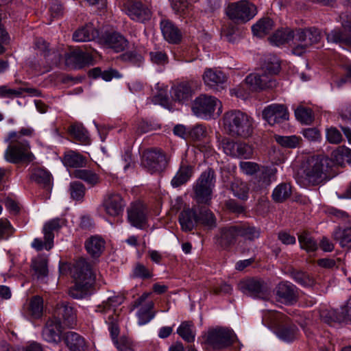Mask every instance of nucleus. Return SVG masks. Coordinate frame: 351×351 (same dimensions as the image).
<instances>
[{
    "mask_svg": "<svg viewBox=\"0 0 351 351\" xmlns=\"http://www.w3.org/2000/svg\"><path fill=\"white\" fill-rule=\"evenodd\" d=\"M330 163V159L324 155L308 157L301 165L300 178L304 184L317 185L326 179Z\"/></svg>",
    "mask_w": 351,
    "mask_h": 351,
    "instance_id": "nucleus-1",
    "label": "nucleus"
},
{
    "mask_svg": "<svg viewBox=\"0 0 351 351\" xmlns=\"http://www.w3.org/2000/svg\"><path fill=\"white\" fill-rule=\"evenodd\" d=\"M72 276L75 280V285L70 289L69 295L75 299L84 298L89 287L95 280V275L92 265L85 259L77 260L73 265Z\"/></svg>",
    "mask_w": 351,
    "mask_h": 351,
    "instance_id": "nucleus-2",
    "label": "nucleus"
},
{
    "mask_svg": "<svg viewBox=\"0 0 351 351\" xmlns=\"http://www.w3.org/2000/svg\"><path fill=\"white\" fill-rule=\"evenodd\" d=\"M280 67L278 58L276 56H270L265 61L262 73L248 75L245 80V84L251 90L273 88L276 86V82L273 80L272 75L278 73Z\"/></svg>",
    "mask_w": 351,
    "mask_h": 351,
    "instance_id": "nucleus-3",
    "label": "nucleus"
},
{
    "mask_svg": "<svg viewBox=\"0 0 351 351\" xmlns=\"http://www.w3.org/2000/svg\"><path fill=\"white\" fill-rule=\"evenodd\" d=\"M223 125L230 135L247 138L253 133L254 120L240 110H230L224 114Z\"/></svg>",
    "mask_w": 351,
    "mask_h": 351,
    "instance_id": "nucleus-4",
    "label": "nucleus"
},
{
    "mask_svg": "<svg viewBox=\"0 0 351 351\" xmlns=\"http://www.w3.org/2000/svg\"><path fill=\"white\" fill-rule=\"evenodd\" d=\"M10 144L4 153L6 161L16 164L21 161H32L34 155L30 152L29 143L25 139H20V135L16 132L8 134Z\"/></svg>",
    "mask_w": 351,
    "mask_h": 351,
    "instance_id": "nucleus-5",
    "label": "nucleus"
},
{
    "mask_svg": "<svg viewBox=\"0 0 351 351\" xmlns=\"http://www.w3.org/2000/svg\"><path fill=\"white\" fill-rule=\"evenodd\" d=\"M215 186V171L212 169H208L202 173L193 185L195 199L197 202L210 204Z\"/></svg>",
    "mask_w": 351,
    "mask_h": 351,
    "instance_id": "nucleus-6",
    "label": "nucleus"
},
{
    "mask_svg": "<svg viewBox=\"0 0 351 351\" xmlns=\"http://www.w3.org/2000/svg\"><path fill=\"white\" fill-rule=\"evenodd\" d=\"M218 109L217 116L222 112L221 101L215 97L201 95L196 97L192 105V110L195 115L203 119L214 117L215 111Z\"/></svg>",
    "mask_w": 351,
    "mask_h": 351,
    "instance_id": "nucleus-7",
    "label": "nucleus"
},
{
    "mask_svg": "<svg viewBox=\"0 0 351 351\" xmlns=\"http://www.w3.org/2000/svg\"><path fill=\"white\" fill-rule=\"evenodd\" d=\"M320 31L315 27L298 29L293 32L292 52L297 56L304 53L308 48L321 40Z\"/></svg>",
    "mask_w": 351,
    "mask_h": 351,
    "instance_id": "nucleus-8",
    "label": "nucleus"
},
{
    "mask_svg": "<svg viewBox=\"0 0 351 351\" xmlns=\"http://www.w3.org/2000/svg\"><path fill=\"white\" fill-rule=\"evenodd\" d=\"M227 16L232 21L247 23L257 14V7L247 0H239L230 3L226 10Z\"/></svg>",
    "mask_w": 351,
    "mask_h": 351,
    "instance_id": "nucleus-9",
    "label": "nucleus"
},
{
    "mask_svg": "<svg viewBox=\"0 0 351 351\" xmlns=\"http://www.w3.org/2000/svg\"><path fill=\"white\" fill-rule=\"evenodd\" d=\"M204 338L206 345L219 350L230 345L235 338V335L230 330L217 328L208 330Z\"/></svg>",
    "mask_w": 351,
    "mask_h": 351,
    "instance_id": "nucleus-10",
    "label": "nucleus"
},
{
    "mask_svg": "<svg viewBox=\"0 0 351 351\" xmlns=\"http://www.w3.org/2000/svg\"><path fill=\"white\" fill-rule=\"evenodd\" d=\"M141 163L150 173H156L165 169L167 161L161 152L147 150L143 153Z\"/></svg>",
    "mask_w": 351,
    "mask_h": 351,
    "instance_id": "nucleus-11",
    "label": "nucleus"
},
{
    "mask_svg": "<svg viewBox=\"0 0 351 351\" xmlns=\"http://www.w3.org/2000/svg\"><path fill=\"white\" fill-rule=\"evenodd\" d=\"M123 9L125 14L133 21L144 23L152 17L149 8L138 1H127L123 3Z\"/></svg>",
    "mask_w": 351,
    "mask_h": 351,
    "instance_id": "nucleus-12",
    "label": "nucleus"
},
{
    "mask_svg": "<svg viewBox=\"0 0 351 351\" xmlns=\"http://www.w3.org/2000/svg\"><path fill=\"white\" fill-rule=\"evenodd\" d=\"M152 293H143L138 299L134 301V306L140 307L138 313V324L140 326L145 325L149 322L155 316V313L152 311L154 306L153 301L149 300L145 302V300L151 295Z\"/></svg>",
    "mask_w": 351,
    "mask_h": 351,
    "instance_id": "nucleus-13",
    "label": "nucleus"
},
{
    "mask_svg": "<svg viewBox=\"0 0 351 351\" xmlns=\"http://www.w3.org/2000/svg\"><path fill=\"white\" fill-rule=\"evenodd\" d=\"M101 206L106 215L115 217L123 213L125 203L119 193L110 192L104 196Z\"/></svg>",
    "mask_w": 351,
    "mask_h": 351,
    "instance_id": "nucleus-14",
    "label": "nucleus"
},
{
    "mask_svg": "<svg viewBox=\"0 0 351 351\" xmlns=\"http://www.w3.org/2000/svg\"><path fill=\"white\" fill-rule=\"evenodd\" d=\"M263 118L271 125L289 119L287 107L283 104H272L266 106L262 112Z\"/></svg>",
    "mask_w": 351,
    "mask_h": 351,
    "instance_id": "nucleus-15",
    "label": "nucleus"
},
{
    "mask_svg": "<svg viewBox=\"0 0 351 351\" xmlns=\"http://www.w3.org/2000/svg\"><path fill=\"white\" fill-rule=\"evenodd\" d=\"M128 219L132 226L142 229L147 222V210L145 206L140 203L131 205L128 210Z\"/></svg>",
    "mask_w": 351,
    "mask_h": 351,
    "instance_id": "nucleus-16",
    "label": "nucleus"
},
{
    "mask_svg": "<svg viewBox=\"0 0 351 351\" xmlns=\"http://www.w3.org/2000/svg\"><path fill=\"white\" fill-rule=\"evenodd\" d=\"M54 319L63 322L65 326L73 327L75 324L76 314L73 308L65 302L57 305Z\"/></svg>",
    "mask_w": 351,
    "mask_h": 351,
    "instance_id": "nucleus-17",
    "label": "nucleus"
},
{
    "mask_svg": "<svg viewBox=\"0 0 351 351\" xmlns=\"http://www.w3.org/2000/svg\"><path fill=\"white\" fill-rule=\"evenodd\" d=\"M62 326L59 320H49L42 332L43 339L49 343H58L61 340Z\"/></svg>",
    "mask_w": 351,
    "mask_h": 351,
    "instance_id": "nucleus-18",
    "label": "nucleus"
},
{
    "mask_svg": "<svg viewBox=\"0 0 351 351\" xmlns=\"http://www.w3.org/2000/svg\"><path fill=\"white\" fill-rule=\"evenodd\" d=\"M178 221L184 232L191 231L198 223V215L193 208H186L179 214Z\"/></svg>",
    "mask_w": 351,
    "mask_h": 351,
    "instance_id": "nucleus-19",
    "label": "nucleus"
},
{
    "mask_svg": "<svg viewBox=\"0 0 351 351\" xmlns=\"http://www.w3.org/2000/svg\"><path fill=\"white\" fill-rule=\"evenodd\" d=\"M106 242L99 235H93L88 238L84 243L88 254L93 258L99 257L105 249Z\"/></svg>",
    "mask_w": 351,
    "mask_h": 351,
    "instance_id": "nucleus-20",
    "label": "nucleus"
},
{
    "mask_svg": "<svg viewBox=\"0 0 351 351\" xmlns=\"http://www.w3.org/2000/svg\"><path fill=\"white\" fill-rule=\"evenodd\" d=\"M206 86L213 88L223 84L226 81L225 74L216 69L207 68L202 75Z\"/></svg>",
    "mask_w": 351,
    "mask_h": 351,
    "instance_id": "nucleus-21",
    "label": "nucleus"
},
{
    "mask_svg": "<svg viewBox=\"0 0 351 351\" xmlns=\"http://www.w3.org/2000/svg\"><path fill=\"white\" fill-rule=\"evenodd\" d=\"M172 98L178 102L188 101L193 95V90L189 82H181L171 87Z\"/></svg>",
    "mask_w": 351,
    "mask_h": 351,
    "instance_id": "nucleus-22",
    "label": "nucleus"
},
{
    "mask_svg": "<svg viewBox=\"0 0 351 351\" xmlns=\"http://www.w3.org/2000/svg\"><path fill=\"white\" fill-rule=\"evenodd\" d=\"M30 180L42 185L45 188L50 189L51 186V174L44 167H34L30 170Z\"/></svg>",
    "mask_w": 351,
    "mask_h": 351,
    "instance_id": "nucleus-23",
    "label": "nucleus"
},
{
    "mask_svg": "<svg viewBox=\"0 0 351 351\" xmlns=\"http://www.w3.org/2000/svg\"><path fill=\"white\" fill-rule=\"evenodd\" d=\"M124 298L121 295L109 297L106 301L102 302L97 307L96 311L107 316L109 315H117L116 308L123 302Z\"/></svg>",
    "mask_w": 351,
    "mask_h": 351,
    "instance_id": "nucleus-24",
    "label": "nucleus"
},
{
    "mask_svg": "<svg viewBox=\"0 0 351 351\" xmlns=\"http://www.w3.org/2000/svg\"><path fill=\"white\" fill-rule=\"evenodd\" d=\"M242 291L253 297H257L266 290L264 282L260 279H248L241 284Z\"/></svg>",
    "mask_w": 351,
    "mask_h": 351,
    "instance_id": "nucleus-25",
    "label": "nucleus"
},
{
    "mask_svg": "<svg viewBox=\"0 0 351 351\" xmlns=\"http://www.w3.org/2000/svg\"><path fill=\"white\" fill-rule=\"evenodd\" d=\"M162 34L166 40L171 43H177L181 39L180 30L169 20H162L160 22Z\"/></svg>",
    "mask_w": 351,
    "mask_h": 351,
    "instance_id": "nucleus-26",
    "label": "nucleus"
},
{
    "mask_svg": "<svg viewBox=\"0 0 351 351\" xmlns=\"http://www.w3.org/2000/svg\"><path fill=\"white\" fill-rule=\"evenodd\" d=\"M63 340L71 351H84L86 347L84 339L75 332L69 331L62 336Z\"/></svg>",
    "mask_w": 351,
    "mask_h": 351,
    "instance_id": "nucleus-27",
    "label": "nucleus"
},
{
    "mask_svg": "<svg viewBox=\"0 0 351 351\" xmlns=\"http://www.w3.org/2000/svg\"><path fill=\"white\" fill-rule=\"evenodd\" d=\"M276 294L287 303H292L296 301V287L290 282H284L280 283L277 287Z\"/></svg>",
    "mask_w": 351,
    "mask_h": 351,
    "instance_id": "nucleus-28",
    "label": "nucleus"
},
{
    "mask_svg": "<svg viewBox=\"0 0 351 351\" xmlns=\"http://www.w3.org/2000/svg\"><path fill=\"white\" fill-rule=\"evenodd\" d=\"M104 43L115 52L123 51L128 46V40L120 34L114 32L106 36Z\"/></svg>",
    "mask_w": 351,
    "mask_h": 351,
    "instance_id": "nucleus-29",
    "label": "nucleus"
},
{
    "mask_svg": "<svg viewBox=\"0 0 351 351\" xmlns=\"http://www.w3.org/2000/svg\"><path fill=\"white\" fill-rule=\"evenodd\" d=\"M238 230V225L221 228L217 239L219 243L221 246L226 247L234 243L236 239L239 237Z\"/></svg>",
    "mask_w": 351,
    "mask_h": 351,
    "instance_id": "nucleus-30",
    "label": "nucleus"
},
{
    "mask_svg": "<svg viewBox=\"0 0 351 351\" xmlns=\"http://www.w3.org/2000/svg\"><path fill=\"white\" fill-rule=\"evenodd\" d=\"M89 59L88 53L81 49H76L72 51L66 57V62L68 65L75 68L84 66Z\"/></svg>",
    "mask_w": 351,
    "mask_h": 351,
    "instance_id": "nucleus-31",
    "label": "nucleus"
},
{
    "mask_svg": "<svg viewBox=\"0 0 351 351\" xmlns=\"http://www.w3.org/2000/svg\"><path fill=\"white\" fill-rule=\"evenodd\" d=\"M97 36V30L92 25H86L73 33V39L76 42H88L93 40Z\"/></svg>",
    "mask_w": 351,
    "mask_h": 351,
    "instance_id": "nucleus-32",
    "label": "nucleus"
},
{
    "mask_svg": "<svg viewBox=\"0 0 351 351\" xmlns=\"http://www.w3.org/2000/svg\"><path fill=\"white\" fill-rule=\"evenodd\" d=\"M193 176V168L190 165H181L171 181L173 187H178L187 182Z\"/></svg>",
    "mask_w": 351,
    "mask_h": 351,
    "instance_id": "nucleus-33",
    "label": "nucleus"
},
{
    "mask_svg": "<svg viewBox=\"0 0 351 351\" xmlns=\"http://www.w3.org/2000/svg\"><path fill=\"white\" fill-rule=\"evenodd\" d=\"M293 32L289 28L277 30L270 38V43L277 47L293 41Z\"/></svg>",
    "mask_w": 351,
    "mask_h": 351,
    "instance_id": "nucleus-34",
    "label": "nucleus"
},
{
    "mask_svg": "<svg viewBox=\"0 0 351 351\" xmlns=\"http://www.w3.org/2000/svg\"><path fill=\"white\" fill-rule=\"evenodd\" d=\"M63 163L66 167L80 168L85 165L86 159L79 153L70 150L65 153Z\"/></svg>",
    "mask_w": 351,
    "mask_h": 351,
    "instance_id": "nucleus-35",
    "label": "nucleus"
},
{
    "mask_svg": "<svg viewBox=\"0 0 351 351\" xmlns=\"http://www.w3.org/2000/svg\"><path fill=\"white\" fill-rule=\"evenodd\" d=\"M65 225V221L61 218H55L47 222L43 229L45 237L49 241H53L54 232L58 231Z\"/></svg>",
    "mask_w": 351,
    "mask_h": 351,
    "instance_id": "nucleus-36",
    "label": "nucleus"
},
{
    "mask_svg": "<svg viewBox=\"0 0 351 351\" xmlns=\"http://www.w3.org/2000/svg\"><path fill=\"white\" fill-rule=\"evenodd\" d=\"M177 333L186 341L193 342L196 335L195 327L192 322L185 321L181 323L177 329Z\"/></svg>",
    "mask_w": 351,
    "mask_h": 351,
    "instance_id": "nucleus-37",
    "label": "nucleus"
},
{
    "mask_svg": "<svg viewBox=\"0 0 351 351\" xmlns=\"http://www.w3.org/2000/svg\"><path fill=\"white\" fill-rule=\"evenodd\" d=\"M48 259L44 256H38L32 260V268L37 278H43L48 274L47 268Z\"/></svg>",
    "mask_w": 351,
    "mask_h": 351,
    "instance_id": "nucleus-38",
    "label": "nucleus"
},
{
    "mask_svg": "<svg viewBox=\"0 0 351 351\" xmlns=\"http://www.w3.org/2000/svg\"><path fill=\"white\" fill-rule=\"evenodd\" d=\"M73 177L82 180L90 186H95L100 182L99 176L90 169H77L73 171Z\"/></svg>",
    "mask_w": 351,
    "mask_h": 351,
    "instance_id": "nucleus-39",
    "label": "nucleus"
},
{
    "mask_svg": "<svg viewBox=\"0 0 351 351\" xmlns=\"http://www.w3.org/2000/svg\"><path fill=\"white\" fill-rule=\"evenodd\" d=\"M274 25L273 21L269 18L260 19L252 25V30L254 35L258 37H263L269 33Z\"/></svg>",
    "mask_w": 351,
    "mask_h": 351,
    "instance_id": "nucleus-40",
    "label": "nucleus"
},
{
    "mask_svg": "<svg viewBox=\"0 0 351 351\" xmlns=\"http://www.w3.org/2000/svg\"><path fill=\"white\" fill-rule=\"evenodd\" d=\"M291 187L289 184H278L273 191L272 198L276 202H282L290 197Z\"/></svg>",
    "mask_w": 351,
    "mask_h": 351,
    "instance_id": "nucleus-41",
    "label": "nucleus"
},
{
    "mask_svg": "<svg viewBox=\"0 0 351 351\" xmlns=\"http://www.w3.org/2000/svg\"><path fill=\"white\" fill-rule=\"evenodd\" d=\"M300 247L306 252H314L318 249V244L309 234L304 232L298 236Z\"/></svg>",
    "mask_w": 351,
    "mask_h": 351,
    "instance_id": "nucleus-42",
    "label": "nucleus"
},
{
    "mask_svg": "<svg viewBox=\"0 0 351 351\" xmlns=\"http://www.w3.org/2000/svg\"><path fill=\"white\" fill-rule=\"evenodd\" d=\"M230 188L235 197L243 200L247 199L249 188L245 182L234 179L231 183Z\"/></svg>",
    "mask_w": 351,
    "mask_h": 351,
    "instance_id": "nucleus-43",
    "label": "nucleus"
},
{
    "mask_svg": "<svg viewBox=\"0 0 351 351\" xmlns=\"http://www.w3.org/2000/svg\"><path fill=\"white\" fill-rule=\"evenodd\" d=\"M70 134L71 136L82 144H88L90 143L88 131L82 125L74 124L70 127Z\"/></svg>",
    "mask_w": 351,
    "mask_h": 351,
    "instance_id": "nucleus-44",
    "label": "nucleus"
},
{
    "mask_svg": "<svg viewBox=\"0 0 351 351\" xmlns=\"http://www.w3.org/2000/svg\"><path fill=\"white\" fill-rule=\"evenodd\" d=\"M332 158L338 165H343L345 162L351 161V149L345 147L340 146L332 152Z\"/></svg>",
    "mask_w": 351,
    "mask_h": 351,
    "instance_id": "nucleus-45",
    "label": "nucleus"
},
{
    "mask_svg": "<svg viewBox=\"0 0 351 351\" xmlns=\"http://www.w3.org/2000/svg\"><path fill=\"white\" fill-rule=\"evenodd\" d=\"M298 328L295 326H284L277 331L278 337L285 342H291L298 337Z\"/></svg>",
    "mask_w": 351,
    "mask_h": 351,
    "instance_id": "nucleus-46",
    "label": "nucleus"
},
{
    "mask_svg": "<svg viewBox=\"0 0 351 351\" xmlns=\"http://www.w3.org/2000/svg\"><path fill=\"white\" fill-rule=\"evenodd\" d=\"M198 223L207 229H213L217 226V220L214 214L210 210H202L198 215Z\"/></svg>",
    "mask_w": 351,
    "mask_h": 351,
    "instance_id": "nucleus-47",
    "label": "nucleus"
},
{
    "mask_svg": "<svg viewBox=\"0 0 351 351\" xmlns=\"http://www.w3.org/2000/svg\"><path fill=\"white\" fill-rule=\"evenodd\" d=\"M238 228L239 237H243L245 239L252 241L260 236V230L254 226L248 224H239Z\"/></svg>",
    "mask_w": 351,
    "mask_h": 351,
    "instance_id": "nucleus-48",
    "label": "nucleus"
},
{
    "mask_svg": "<svg viewBox=\"0 0 351 351\" xmlns=\"http://www.w3.org/2000/svg\"><path fill=\"white\" fill-rule=\"evenodd\" d=\"M329 43H343L351 46V37L347 38L340 29H333L326 35Z\"/></svg>",
    "mask_w": 351,
    "mask_h": 351,
    "instance_id": "nucleus-49",
    "label": "nucleus"
},
{
    "mask_svg": "<svg viewBox=\"0 0 351 351\" xmlns=\"http://www.w3.org/2000/svg\"><path fill=\"white\" fill-rule=\"evenodd\" d=\"M43 300L39 296L33 297L29 303V311L34 318H39L43 315Z\"/></svg>",
    "mask_w": 351,
    "mask_h": 351,
    "instance_id": "nucleus-50",
    "label": "nucleus"
},
{
    "mask_svg": "<svg viewBox=\"0 0 351 351\" xmlns=\"http://www.w3.org/2000/svg\"><path fill=\"white\" fill-rule=\"evenodd\" d=\"M295 115L298 121L306 125L311 124L314 119L312 110L302 106L295 109Z\"/></svg>",
    "mask_w": 351,
    "mask_h": 351,
    "instance_id": "nucleus-51",
    "label": "nucleus"
},
{
    "mask_svg": "<svg viewBox=\"0 0 351 351\" xmlns=\"http://www.w3.org/2000/svg\"><path fill=\"white\" fill-rule=\"evenodd\" d=\"M276 142L285 147L295 148L300 144V138L296 136H274Z\"/></svg>",
    "mask_w": 351,
    "mask_h": 351,
    "instance_id": "nucleus-52",
    "label": "nucleus"
},
{
    "mask_svg": "<svg viewBox=\"0 0 351 351\" xmlns=\"http://www.w3.org/2000/svg\"><path fill=\"white\" fill-rule=\"evenodd\" d=\"M291 275L293 279L304 287H312L315 283L314 279L305 272L294 271Z\"/></svg>",
    "mask_w": 351,
    "mask_h": 351,
    "instance_id": "nucleus-53",
    "label": "nucleus"
},
{
    "mask_svg": "<svg viewBox=\"0 0 351 351\" xmlns=\"http://www.w3.org/2000/svg\"><path fill=\"white\" fill-rule=\"evenodd\" d=\"M234 158L249 159L253 156V147L247 143L238 141Z\"/></svg>",
    "mask_w": 351,
    "mask_h": 351,
    "instance_id": "nucleus-54",
    "label": "nucleus"
},
{
    "mask_svg": "<svg viewBox=\"0 0 351 351\" xmlns=\"http://www.w3.org/2000/svg\"><path fill=\"white\" fill-rule=\"evenodd\" d=\"M219 145L226 155L233 158L235 157L238 142L234 141L229 138L224 137L220 141Z\"/></svg>",
    "mask_w": 351,
    "mask_h": 351,
    "instance_id": "nucleus-55",
    "label": "nucleus"
},
{
    "mask_svg": "<svg viewBox=\"0 0 351 351\" xmlns=\"http://www.w3.org/2000/svg\"><path fill=\"white\" fill-rule=\"evenodd\" d=\"M258 182L261 186H267L271 182V177L274 175V171L268 167H261L258 170Z\"/></svg>",
    "mask_w": 351,
    "mask_h": 351,
    "instance_id": "nucleus-56",
    "label": "nucleus"
},
{
    "mask_svg": "<svg viewBox=\"0 0 351 351\" xmlns=\"http://www.w3.org/2000/svg\"><path fill=\"white\" fill-rule=\"evenodd\" d=\"M69 191L71 197L77 201L83 199L85 194V186L80 182H73L70 184Z\"/></svg>",
    "mask_w": 351,
    "mask_h": 351,
    "instance_id": "nucleus-57",
    "label": "nucleus"
},
{
    "mask_svg": "<svg viewBox=\"0 0 351 351\" xmlns=\"http://www.w3.org/2000/svg\"><path fill=\"white\" fill-rule=\"evenodd\" d=\"M335 239L339 241L342 247L351 248V232L339 230L335 233Z\"/></svg>",
    "mask_w": 351,
    "mask_h": 351,
    "instance_id": "nucleus-58",
    "label": "nucleus"
},
{
    "mask_svg": "<svg viewBox=\"0 0 351 351\" xmlns=\"http://www.w3.org/2000/svg\"><path fill=\"white\" fill-rule=\"evenodd\" d=\"M320 317L322 321L329 325H332L335 322H340L339 314L336 310H323L320 313Z\"/></svg>",
    "mask_w": 351,
    "mask_h": 351,
    "instance_id": "nucleus-59",
    "label": "nucleus"
},
{
    "mask_svg": "<svg viewBox=\"0 0 351 351\" xmlns=\"http://www.w3.org/2000/svg\"><path fill=\"white\" fill-rule=\"evenodd\" d=\"M104 319L106 322L109 324V330L110 331V335L114 342V341L117 340V337L119 335V328L117 325L118 315L110 314L109 315L104 316Z\"/></svg>",
    "mask_w": 351,
    "mask_h": 351,
    "instance_id": "nucleus-60",
    "label": "nucleus"
},
{
    "mask_svg": "<svg viewBox=\"0 0 351 351\" xmlns=\"http://www.w3.org/2000/svg\"><path fill=\"white\" fill-rule=\"evenodd\" d=\"M207 131L203 125H196L189 128V136L194 140L199 141L206 136Z\"/></svg>",
    "mask_w": 351,
    "mask_h": 351,
    "instance_id": "nucleus-61",
    "label": "nucleus"
},
{
    "mask_svg": "<svg viewBox=\"0 0 351 351\" xmlns=\"http://www.w3.org/2000/svg\"><path fill=\"white\" fill-rule=\"evenodd\" d=\"M122 60L130 62L134 65L139 66L143 58L142 56L134 51H128L121 56Z\"/></svg>",
    "mask_w": 351,
    "mask_h": 351,
    "instance_id": "nucleus-62",
    "label": "nucleus"
},
{
    "mask_svg": "<svg viewBox=\"0 0 351 351\" xmlns=\"http://www.w3.org/2000/svg\"><path fill=\"white\" fill-rule=\"evenodd\" d=\"M13 232V228L8 220L0 219V240L8 239Z\"/></svg>",
    "mask_w": 351,
    "mask_h": 351,
    "instance_id": "nucleus-63",
    "label": "nucleus"
},
{
    "mask_svg": "<svg viewBox=\"0 0 351 351\" xmlns=\"http://www.w3.org/2000/svg\"><path fill=\"white\" fill-rule=\"evenodd\" d=\"M151 61L157 64H164L167 62V56L166 53L160 50H154L149 52Z\"/></svg>",
    "mask_w": 351,
    "mask_h": 351,
    "instance_id": "nucleus-64",
    "label": "nucleus"
}]
</instances>
